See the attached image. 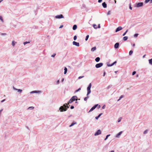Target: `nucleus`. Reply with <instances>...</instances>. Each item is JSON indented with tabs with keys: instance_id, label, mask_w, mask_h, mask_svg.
<instances>
[{
	"instance_id": "43",
	"label": "nucleus",
	"mask_w": 152,
	"mask_h": 152,
	"mask_svg": "<svg viewBox=\"0 0 152 152\" xmlns=\"http://www.w3.org/2000/svg\"><path fill=\"white\" fill-rule=\"evenodd\" d=\"M74 108V107L73 106H71L70 107V108L71 109H73Z\"/></svg>"
},
{
	"instance_id": "12",
	"label": "nucleus",
	"mask_w": 152,
	"mask_h": 152,
	"mask_svg": "<svg viewBox=\"0 0 152 152\" xmlns=\"http://www.w3.org/2000/svg\"><path fill=\"white\" fill-rule=\"evenodd\" d=\"M102 5L103 7L104 8H105L107 7V4L105 2L102 3Z\"/></svg>"
},
{
	"instance_id": "54",
	"label": "nucleus",
	"mask_w": 152,
	"mask_h": 152,
	"mask_svg": "<svg viewBox=\"0 0 152 152\" xmlns=\"http://www.w3.org/2000/svg\"><path fill=\"white\" fill-rule=\"evenodd\" d=\"M3 110V109H2L1 110H0V112H1V111Z\"/></svg>"
},
{
	"instance_id": "37",
	"label": "nucleus",
	"mask_w": 152,
	"mask_h": 152,
	"mask_svg": "<svg viewBox=\"0 0 152 152\" xmlns=\"http://www.w3.org/2000/svg\"><path fill=\"white\" fill-rule=\"evenodd\" d=\"M124 96L123 95H121L119 99L118 100V101L120 100L121 98H123V97Z\"/></svg>"
},
{
	"instance_id": "11",
	"label": "nucleus",
	"mask_w": 152,
	"mask_h": 152,
	"mask_svg": "<svg viewBox=\"0 0 152 152\" xmlns=\"http://www.w3.org/2000/svg\"><path fill=\"white\" fill-rule=\"evenodd\" d=\"M116 63V61H115L112 64H107V66H113V65L114 64H115V63Z\"/></svg>"
},
{
	"instance_id": "7",
	"label": "nucleus",
	"mask_w": 152,
	"mask_h": 152,
	"mask_svg": "<svg viewBox=\"0 0 152 152\" xmlns=\"http://www.w3.org/2000/svg\"><path fill=\"white\" fill-rule=\"evenodd\" d=\"M73 45H76L77 46H79V43L75 41H73L72 42Z\"/></svg>"
},
{
	"instance_id": "41",
	"label": "nucleus",
	"mask_w": 152,
	"mask_h": 152,
	"mask_svg": "<svg viewBox=\"0 0 152 152\" xmlns=\"http://www.w3.org/2000/svg\"><path fill=\"white\" fill-rule=\"evenodd\" d=\"M121 118H119V120H118V122H120L121 121Z\"/></svg>"
},
{
	"instance_id": "3",
	"label": "nucleus",
	"mask_w": 152,
	"mask_h": 152,
	"mask_svg": "<svg viewBox=\"0 0 152 152\" xmlns=\"http://www.w3.org/2000/svg\"><path fill=\"white\" fill-rule=\"evenodd\" d=\"M103 64L102 63H100L99 64H96L95 65V67L96 68H99L103 66Z\"/></svg>"
},
{
	"instance_id": "28",
	"label": "nucleus",
	"mask_w": 152,
	"mask_h": 152,
	"mask_svg": "<svg viewBox=\"0 0 152 152\" xmlns=\"http://www.w3.org/2000/svg\"><path fill=\"white\" fill-rule=\"evenodd\" d=\"M148 130H146L143 132V134H146L147 132H148Z\"/></svg>"
},
{
	"instance_id": "20",
	"label": "nucleus",
	"mask_w": 152,
	"mask_h": 152,
	"mask_svg": "<svg viewBox=\"0 0 152 152\" xmlns=\"http://www.w3.org/2000/svg\"><path fill=\"white\" fill-rule=\"evenodd\" d=\"M76 124V122H73L72 123V124L70 125L69 126L70 127H71L73 126L75 124Z\"/></svg>"
},
{
	"instance_id": "2",
	"label": "nucleus",
	"mask_w": 152,
	"mask_h": 152,
	"mask_svg": "<svg viewBox=\"0 0 152 152\" xmlns=\"http://www.w3.org/2000/svg\"><path fill=\"white\" fill-rule=\"evenodd\" d=\"M91 83H90L89 84V86H88L87 88V96H88V95L90 94V93L91 92Z\"/></svg>"
},
{
	"instance_id": "29",
	"label": "nucleus",
	"mask_w": 152,
	"mask_h": 152,
	"mask_svg": "<svg viewBox=\"0 0 152 152\" xmlns=\"http://www.w3.org/2000/svg\"><path fill=\"white\" fill-rule=\"evenodd\" d=\"M110 135V134L107 135L106 136V138L104 140H106L107 139V138H108V137Z\"/></svg>"
},
{
	"instance_id": "55",
	"label": "nucleus",
	"mask_w": 152,
	"mask_h": 152,
	"mask_svg": "<svg viewBox=\"0 0 152 152\" xmlns=\"http://www.w3.org/2000/svg\"><path fill=\"white\" fill-rule=\"evenodd\" d=\"M100 105H99L98 106V108H100Z\"/></svg>"
},
{
	"instance_id": "10",
	"label": "nucleus",
	"mask_w": 152,
	"mask_h": 152,
	"mask_svg": "<svg viewBox=\"0 0 152 152\" xmlns=\"http://www.w3.org/2000/svg\"><path fill=\"white\" fill-rule=\"evenodd\" d=\"M119 43H116L114 45V48L115 49H117L118 48L119 46Z\"/></svg>"
},
{
	"instance_id": "6",
	"label": "nucleus",
	"mask_w": 152,
	"mask_h": 152,
	"mask_svg": "<svg viewBox=\"0 0 152 152\" xmlns=\"http://www.w3.org/2000/svg\"><path fill=\"white\" fill-rule=\"evenodd\" d=\"M143 5V3L142 2L138 3L137 4L136 7H141Z\"/></svg>"
},
{
	"instance_id": "49",
	"label": "nucleus",
	"mask_w": 152,
	"mask_h": 152,
	"mask_svg": "<svg viewBox=\"0 0 152 152\" xmlns=\"http://www.w3.org/2000/svg\"><path fill=\"white\" fill-rule=\"evenodd\" d=\"M63 27V25H61L59 27V28H61Z\"/></svg>"
},
{
	"instance_id": "51",
	"label": "nucleus",
	"mask_w": 152,
	"mask_h": 152,
	"mask_svg": "<svg viewBox=\"0 0 152 152\" xmlns=\"http://www.w3.org/2000/svg\"><path fill=\"white\" fill-rule=\"evenodd\" d=\"M105 72H104V75H103V76H104L105 75Z\"/></svg>"
},
{
	"instance_id": "48",
	"label": "nucleus",
	"mask_w": 152,
	"mask_h": 152,
	"mask_svg": "<svg viewBox=\"0 0 152 152\" xmlns=\"http://www.w3.org/2000/svg\"><path fill=\"white\" fill-rule=\"evenodd\" d=\"M18 91H20V92H21L22 91V90H21L20 89H18Z\"/></svg>"
},
{
	"instance_id": "13",
	"label": "nucleus",
	"mask_w": 152,
	"mask_h": 152,
	"mask_svg": "<svg viewBox=\"0 0 152 152\" xmlns=\"http://www.w3.org/2000/svg\"><path fill=\"white\" fill-rule=\"evenodd\" d=\"M122 133V132H120L119 133H118L116 136V137H119V135H120Z\"/></svg>"
},
{
	"instance_id": "58",
	"label": "nucleus",
	"mask_w": 152,
	"mask_h": 152,
	"mask_svg": "<svg viewBox=\"0 0 152 152\" xmlns=\"http://www.w3.org/2000/svg\"><path fill=\"white\" fill-rule=\"evenodd\" d=\"M59 82V80H58L57 81V83H58Z\"/></svg>"
},
{
	"instance_id": "53",
	"label": "nucleus",
	"mask_w": 152,
	"mask_h": 152,
	"mask_svg": "<svg viewBox=\"0 0 152 152\" xmlns=\"http://www.w3.org/2000/svg\"><path fill=\"white\" fill-rule=\"evenodd\" d=\"M145 56H146V55H144L143 56V58H144V57H145Z\"/></svg>"
},
{
	"instance_id": "38",
	"label": "nucleus",
	"mask_w": 152,
	"mask_h": 152,
	"mask_svg": "<svg viewBox=\"0 0 152 152\" xmlns=\"http://www.w3.org/2000/svg\"><path fill=\"white\" fill-rule=\"evenodd\" d=\"M138 34H134V37H137L138 36Z\"/></svg>"
},
{
	"instance_id": "1",
	"label": "nucleus",
	"mask_w": 152,
	"mask_h": 152,
	"mask_svg": "<svg viewBox=\"0 0 152 152\" xmlns=\"http://www.w3.org/2000/svg\"><path fill=\"white\" fill-rule=\"evenodd\" d=\"M77 98L76 96H73L69 100L68 104H64L63 106L61 107H60L59 110L61 112L63 111H65L67 109V108L69 107H68L67 105L69 104V103H71L75 100H77Z\"/></svg>"
},
{
	"instance_id": "9",
	"label": "nucleus",
	"mask_w": 152,
	"mask_h": 152,
	"mask_svg": "<svg viewBox=\"0 0 152 152\" xmlns=\"http://www.w3.org/2000/svg\"><path fill=\"white\" fill-rule=\"evenodd\" d=\"M55 18H63L64 17L62 15H58L55 16Z\"/></svg>"
},
{
	"instance_id": "27",
	"label": "nucleus",
	"mask_w": 152,
	"mask_h": 152,
	"mask_svg": "<svg viewBox=\"0 0 152 152\" xmlns=\"http://www.w3.org/2000/svg\"><path fill=\"white\" fill-rule=\"evenodd\" d=\"M89 98V97L88 96H87L86 97H85L84 99V100L85 101H86Z\"/></svg>"
},
{
	"instance_id": "31",
	"label": "nucleus",
	"mask_w": 152,
	"mask_h": 152,
	"mask_svg": "<svg viewBox=\"0 0 152 152\" xmlns=\"http://www.w3.org/2000/svg\"><path fill=\"white\" fill-rule=\"evenodd\" d=\"M40 92L39 91L37 92L36 91H33L31 92V93H37V92Z\"/></svg>"
},
{
	"instance_id": "24",
	"label": "nucleus",
	"mask_w": 152,
	"mask_h": 152,
	"mask_svg": "<svg viewBox=\"0 0 152 152\" xmlns=\"http://www.w3.org/2000/svg\"><path fill=\"white\" fill-rule=\"evenodd\" d=\"M89 35H87L86 36V38L85 39V40L86 41H87L89 38Z\"/></svg>"
},
{
	"instance_id": "23",
	"label": "nucleus",
	"mask_w": 152,
	"mask_h": 152,
	"mask_svg": "<svg viewBox=\"0 0 152 152\" xmlns=\"http://www.w3.org/2000/svg\"><path fill=\"white\" fill-rule=\"evenodd\" d=\"M93 26L94 28L96 29L97 28V25L96 24H94L93 25Z\"/></svg>"
},
{
	"instance_id": "52",
	"label": "nucleus",
	"mask_w": 152,
	"mask_h": 152,
	"mask_svg": "<svg viewBox=\"0 0 152 152\" xmlns=\"http://www.w3.org/2000/svg\"><path fill=\"white\" fill-rule=\"evenodd\" d=\"M5 99H4L3 100H2L1 101V102H4V101H5Z\"/></svg>"
},
{
	"instance_id": "61",
	"label": "nucleus",
	"mask_w": 152,
	"mask_h": 152,
	"mask_svg": "<svg viewBox=\"0 0 152 152\" xmlns=\"http://www.w3.org/2000/svg\"><path fill=\"white\" fill-rule=\"evenodd\" d=\"M64 79H63L62 80V82L64 81Z\"/></svg>"
},
{
	"instance_id": "36",
	"label": "nucleus",
	"mask_w": 152,
	"mask_h": 152,
	"mask_svg": "<svg viewBox=\"0 0 152 152\" xmlns=\"http://www.w3.org/2000/svg\"><path fill=\"white\" fill-rule=\"evenodd\" d=\"M56 53H54L53 55H52L51 56V57H54L55 56H56Z\"/></svg>"
},
{
	"instance_id": "32",
	"label": "nucleus",
	"mask_w": 152,
	"mask_h": 152,
	"mask_svg": "<svg viewBox=\"0 0 152 152\" xmlns=\"http://www.w3.org/2000/svg\"><path fill=\"white\" fill-rule=\"evenodd\" d=\"M81 90V88H78V89L77 90H76L75 91V92H77L79 90Z\"/></svg>"
},
{
	"instance_id": "33",
	"label": "nucleus",
	"mask_w": 152,
	"mask_h": 152,
	"mask_svg": "<svg viewBox=\"0 0 152 152\" xmlns=\"http://www.w3.org/2000/svg\"><path fill=\"white\" fill-rule=\"evenodd\" d=\"M77 38V36H75L74 37V39L75 40Z\"/></svg>"
},
{
	"instance_id": "14",
	"label": "nucleus",
	"mask_w": 152,
	"mask_h": 152,
	"mask_svg": "<svg viewBox=\"0 0 152 152\" xmlns=\"http://www.w3.org/2000/svg\"><path fill=\"white\" fill-rule=\"evenodd\" d=\"M100 60V58L99 57H97L95 59V61L97 62H99V61Z\"/></svg>"
},
{
	"instance_id": "30",
	"label": "nucleus",
	"mask_w": 152,
	"mask_h": 152,
	"mask_svg": "<svg viewBox=\"0 0 152 152\" xmlns=\"http://www.w3.org/2000/svg\"><path fill=\"white\" fill-rule=\"evenodd\" d=\"M0 20H1L2 22H3L4 21L1 16H0Z\"/></svg>"
},
{
	"instance_id": "46",
	"label": "nucleus",
	"mask_w": 152,
	"mask_h": 152,
	"mask_svg": "<svg viewBox=\"0 0 152 152\" xmlns=\"http://www.w3.org/2000/svg\"><path fill=\"white\" fill-rule=\"evenodd\" d=\"M110 11H108L107 13V15H110Z\"/></svg>"
},
{
	"instance_id": "4",
	"label": "nucleus",
	"mask_w": 152,
	"mask_h": 152,
	"mask_svg": "<svg viewBox=\"0 0 152 152\" xmlns=\"http://www.w3.org/2000/svg\"><path fill=\"white\" fill-rule=\"evenodd\" d=\"M101 133V131L100 130H98L95 133L94 135L95 136L98 135L100 134Z\"/></svg>"
},
{
	"instance_id": "15",
	"label": "nucleus",
	"mask_w": 152,
	"mask_h": 152,
	"mask_svg": "<svg viewBox=\"0 0 152 152\" xmlns=\"http://www.w3.org/2000/svg\"><path fill=\"white\" fill-rule=\"evenodd\" d=\"M77 28V26L76 25H75L73 27V30H76Z\"/></svg>"
},
{
	"instance_id": "22",
	"label": "nucleus",
	"mask_w": 152,
	"mask_h": 152,
	"mask_svg": "<svg viewBox=\"0 0 152 152\" xmlns=\"http://www.w3.org/2000/svg\"><path fill=\"white\" fill-rule=\"evenodd\" d=\"M149 63L152 65V58L149 60Z\"/></svg>"
},
{
	"instance_id": "21",
	"label": "nucleus",
	"mask_w": 152,
	"mask_h": 152,
	"mask_svg": "<svg viewBox=\"0 0 152 152\" xmlns=\"http://www.w3.org/2000/svg\"><path fill=\"white\" fill-rule=\"evenodd\" d=\"M16 43V42H15L14 41H13L12 42V45L13 46H14L15 45V44Z\"/></svg>"
},
{
	"instance_id": "8",
	"label": "nucleus",
	"mask_w": 152,
	"mask_h": 152,
	"mask_svg": "<svg viewBox=\"0 0 152 152\" xmlns=\"http://www.w3.org/2000/svg\"><path fill=\"white\" fill-rule=\"evenodd\" d=\"M122 29V28L121 26H119L115 30V32H117L119 31Z\"/></svg>"
},
{
	"instance_id": "42",
	"label": "nucleus",
	"mask_w": 152,
	"mask_h": 152,
	"mask_svg": "<svg viewBox=\"0 0 152 152\" xmlns=\"http://www.w3.org/2000/svg\"><path fill=\"white\" fill-rule=\"evenodd\" d=\"M129 9L131 10H132V7H131V6L130 5V6H129Z\"/></svg>"
},
{
	"instance_id": "34",
	"label": "nucleus",
	"mask_w": 152,
	"mask_h": 152,
	"mask_svg": "<svg viewBox=\"0 0 152 152\" xmlns=\"http://www.w3.org/2000/svg\"><path fill=\"white\" fill-rule=\"evenodd\" d=\"M30 43V42H24L23 43V44L25 45H26V44H27L28 43Z\"/></svg>"
},
{
	"instance_id": "40",
	"label": "nucleus",
	"mask_w": 152,
	"mask_h": 152,
	"mask_svg": "<svg viewBox=\"0 0 152 152\" xmlns=\"http://www.w3.org/2000/svg\"><path fill=\"white\" fill-rule=\"evenodd\" d=\"M83 77H84V76H80L78 77V79H81Z\"/></svg>"
},
{
	"instance_id": "25",
	"label": "nucleus",
	"mask_w": 152,
	"mask_h": 152,
	"mask_svg": "<svg viewBox=\"0 0 152 152\" xmlns=\"http://www.w3.org/2000/svg\"><path fill=\"white\" fill-rule=\"evenodd\" d=\"M133 53V51L132 50H130L129 52V55H131Z\"/></svg>"
},
{
	"instance_id": "60",
	"label": "nucleus",
	"mask_w": 152,
	"mask_h": 152,
	"mask_svg": "<svg viewBox=\"0 0 152 152\" xmlns=\"http://www.w3.org/2000/svg\"><path fill=\"white\" fill-rule=\"evenodd\" d=\"M2 1H3V0H0V3H1V2Z\"/></svg>"
},
{
	"instance_id": "5",
	"label": "nucleus",
	"mask_w": 152,
	"mask_h": 152,
	"mask_svg": "<svg viewBox=\"0 0 152 152\" xmlns=\"http://www.w3.org/2000/svg\"><path fill=\"white\" fill-rule=\"evenodd\" d=\"M98 106V104H97L94 105L93 107H92L91 109L89 111V112H91L94 110L95 108Z\"/></svg>"
},
{
	"instance_id": "59",
	"label": "nucleus",
	"mask_w": 152,
	"mask_h": 152,
	"mask_svg": "<svg viewBox=\"0 0 152 152\" xmlns=\"http://www.w3.org/2000/svg\"><path fill=\"white\" fill-rule=\"evenodd\" d=\"M114 1H115V3H116V0H114Z\"/></svg>"
},
{
	"instance_id": "18",
	"label": "nucleus",
	"mask_w": 152,
	"mask_h": 152,
	"mask_svg": "<svg viewBox=\"0 0 152 152\" xmlns=\"http://www.w3.org/2000/svg\"><path fill=\"white\" fill-rule=\"evenodd\" d=\"M102 113L100 114L97 116L96 117H95V118L96 119H97L100 117V116L102 115Z\"/></svg>"
},
{
	"instance_id": "35",
	"label": "nucleus",
	"mask_w": 152,
	"mask_h": 152,
	"mask_svg": "<svg viewBox=\"0 0 152 152\" xmlns=\"http://www.w3.org/2000/svg\"><path fill=\"white\" fill-rule=\"evenodd\" d=\"M34 108V107H28V109H33Z\"/></svg>"
},
{
	"instance_id": "17",
	"label": "nucleus",
	"mask_w": 152,
	"mask_h": 152,
	"mask_svg": "<svg viewBox=\"0 0 152 152\" xmlns=\"http://www.w3.org/2000/svg\"><path fill=\"white\" fill-rule=\"evenodd\" d=\"M64 74H65L67 72V68L66 67H65L64 68Z\"/></svg>"
},
{
	"instance_id": "50",
	"label": "nucleus",
	"mask_w": 152,
	"mask_h": 152,
	"mask_svg": "<svg viewBox=\"0 0 152 152\" xmlns=\"http://www.w3.org/2000/svg\"><path fill=\"white\" fill-rule=\"evenodd\" d=\"M6 34H5V33H4V34L2 33V34H1V35H6Z\"/></svg>"
},
{
	"instance_id": "47",
	"label": "nucleus",
	"mask_w": 152,
	"mask_h": 152,
	"mask_svg": "<svg viewBox=\"0 0 152 152\" xmlns=\"http://www.w3.org/2000/svg\"><path fill=\"white\" fill-rule=\"evenodd\" d=\"M105 108V105H104L102 107V108L103 109H104Z\"/></svg>"
},
{
	"instance_id": "44",
	"label": "nucleus",
	"mask_w": 152,
	"mask_h": 152,
	"mask_svg": "<svg viewBox=\"0 0 152 152\" xmlns=\"http://www.w3.org/2000/svg\"><path fill=\"white\" fill-rule=\"evenodd\" d=\"M98 28H100V24H98Z\"/></svg>"
},
{
	"instance_id": "56",
	"label": "nucleus",
	"mask_w": 152,
	"mask_h": 152,
	"mask_svg": "<svg viewBox=\"0 0 152 152\" xmlns=\"http://www.w3.org/2000/svg\"><path fill=\"white\" fill-rule=\"evenodd\" d=\"M135 46V44H134L133 45V47L134 46Z\"/></svg>"
},
{
	"instance_id": "16",
	"label": "nucleus",
	"mask_w": 152,
	"mask_h": 152,
	"mask_svg": "<svg viewBox=\"0 0 152 152\" xmlns=\"http://www.w3.org/2000/svg\"><path fill=\"white\" fill-rule=\"evenodd\" d=\"M96 49V47H94L93 48H92L91 49V51H95Z\"/></svg>"
},
{
	"instance_id": "45",
	"label": "nucleus",
	"mask_w": 152,
	"mask_h": 152,
	"mask_svg": "<svg viewBox=\"0 0 152 152\" xmlns=\"http://www.w3.org/2000/svg\"><path fill=\"white\" fill-rule=\"evenodd\" d=\"M102 0H98V2L100 3L102 1Z\"/></svg>"
},
{
	"instance_id": "57",
	"label": "nucleus",
	"mask_w": 152,
	"mask_h": 152,
	"mask_svg": "<svg viewBox=\"0 0 152 152\" xmlns=\"http://www.w3.org/2000/svg\"><path fill=\"white\" fill-rule=\"evenodd\" d=\"M109 152H114V151H110Z\"/></svg>"
},
{
	"instance_id": "39",
	"label": "nucleus",
	"mask_w": 152,
	"mask_h": 152,
	"mask_svg": "<svg viewBox=\"0 0 152 152\" xmlns=\"http://www.w3.org/2000/svg\"><path fill=\"white\" fill-rule=\"evenodd\" d=\"M136 72L135 71H134L133 72H132V75H135V74H136Z\"/></svg>"
},
{
	"instance_id": "19",
	"label": "nucleus",
	"mask_w": 152,
	"mask_h": 152,
	"mask_svg": "<svg viewBox=\"0 0 152 152\" xmlns=\"http://www.w3.org/2000/svg\"><path fill=\"white\" fill-rule=\"evenodd\" d=\"M128 37L127 36H125L124 37L123 40L124 41H126Z\"/></svg>"
},
{
	"instance_id": "26",
	"label": "nucleus",
	"mask_w": 152,
	"mask_h": 152,
	"mask_svg": "<svg viewBox=\"0 0 152 152\" xmlns=\"http://www.w3.org/2000/svg\"><path fill=\"white\" fill-rule=\"evenodd\" d=\"M128 31V30H127L125 31V32L123 34V36H125V34H126V33Z\"/></svg>"
}]
</instances>
